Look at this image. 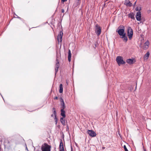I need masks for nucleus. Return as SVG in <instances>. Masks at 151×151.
Wrapping results in <instances>:
<instances>
[{
  "instance_id": "obj_41",
  "label": "nucleus",
  "mask_w": 151,
  "mask_h": 151,
  "mask_svg": "<svg viewBox=\"0 0 151 151\" xmlns=\"http://www.w3.org/2000/svg\"><path fill=\"white\" fill-rule=\"evenodd\" d=\"M135 90H136V88H137V86L135 87Z\"/></svg>"
},
{
  "instance_id": "obj_20",
  "label": "nucleus",
  "mask_w": 151,
  "mask_h": 151,
  "mask_svg": "<svg viewBox=\"0 0 151 151\" xmlns=\"http://www.w3.org/2000/svg\"><path fill=\"white\" fill-rule=\"evenodd\" d=\"M141 10V7L140 6H139L136 7L135 9L136 11H138V12H140V10Z\"/></svg>"
},
{
  "instance_id": "obj_10",
  "label": "nucleus",
  "mask_w": 151,
  "mask_h": 151,
  "mask_svg": "<svg viewBox=\"0 0 151 151\" xmlns=\"http://www.w3.org/2000/svg\"><path fill=\"white\" fill-rule=\"evenodd\" d=\"M122 28V29H119L118 31H116L119 35H122L125 33L124 27L123 26Z\"/></svg>"
},
{
  "instance_id": "obj_8",
  "label": "nucleus",
  "mask_w": 151,
  "mask_h": 151,
  "mask_svg": "<svg viewBox=\"0 0 151 151\" xmlns=\"http://www.w3.org/2000/svg\"><path fill=\"white\" fill-rule=\"evenodd\" d=\"M136 18L137 21H140L141 19V14L140 12H138L136 13Z\"/></svg>"
},
{
  "instance_id": "obj_46",
  "label": "nucleus",
  "mask_w": 151,
  "mask_h": 151,
  "mask_svg": "<svg viewBox=\"0 0 151 151\" xmlns=\"http://www.w3.org/2000/svg\"><path fill=\"white\" fill-rule=\"evenodd\" d=\"M30 30V28L29 29V30Z\"/></svg>"
},
{
  "instance_id": "obj_42",
  "label": "nucleus",
  "mask_w": 151,
  "mask_h": 151,
  "mask_svg": "<svg viewBox=\"0 0 151 151\" xmlns=\"http://www.w3.org/2000/svg\"><path fill=\"white\" fill-rule=\"evenodd\" d=\"M144 151H147L145 149L144 150Z\"/></svg>"
},
{
  "instance_id": "obj_23",
  "label": "nucleus",
  "mask_w": 151,
  "mask_h": 151,
  "mask_svg": "<svg viewBox=\"0 0 151 151\" xmlns=\"http://www.w3.org/2000/svg\"><path fill=\"white\" fill-rule=\"evenodd\" d=\"M149 45V42L148 41H147L145 43V45H146V46H148Z\"/></svg>"
},
{
  "instance_id": "obj_44",
  "label": "nucleus",
  "mask_w": 151,
  "mask_h": 151,
  "mask_svg": "<svg viewBox=\"0 0 151 151\" xmlns=\"http://www.w3.org/2000/svg\"><path fill=\"white\" fill-rule=\"evenodd\" d=\"M66 83H67V84L68 85V83L67 82V81L66 82Z\"/></svg>"
},
{
  "instance_id": "obj_33",
  "label": "nucleus",
  "mask_w": 151,
  "mask_h": 151,
  "mask_svg": "<svg viewBox=\"0 0 151 151\" xmlns=\"http://www.w3.org/2000/svg\"><path fill=\"white\" fill-rule=\"evenodd\" d=\"M17 17H18V16L17 14H14V17H17Z\"/></svg>"
},
{
  "instance_id": "obj_11",
  "label": "nucleus",
  "mask_w": 151,
  "mask_h": 151,
  "mask_svg": "<svg viewBox=\"0 0 151 151\" xmlns=\"http://www.w3.org/2000/svg\"><path fill=\"white\" fill-rule=\"evenodd\" d=\"M124 4L126 6L131 7L132 5V3H131L129 0H126Z\"/></svg>"
},
{
  "instance_id": "obj_38",
  "label": "nucleus",
  "mask_w": 151,
  "mask_h": 151,
  "mask_svg": "<svg viewBox=\"0 0 151 151\" xmlns=\"http://www.w3.org/2000/svg\"><path fill=\"white\" fill-rule=\"evenodd\" d=\"M151 12L150 10H149L148 11V13H149V12Z\"/></svg>"
},
{
  "instance_id": "obj_6",
  "label": "nucleus",
  "mask_w": 151,
  "mask_h": 151,
  "mask_svg": "<svg viewBox=\"0 0 151 151\" xmlns=\"http://www.w3.org/2000/svg\"><path fill=\"white\" fill-rule=\"evenodd\" d=\"M60 108L61 109H64L65 108V103L63 98L60 97Z\"/></svg>"
},
{
  "instance_id": "obj_27",
  "label": "nucleus",
  "mask_w": 151,
  "mask_h": 151,
  "mask_svg": "<svg viewBox=\"0 0 151 151\" xmlns=\"http://www.w3.org/2000/svg\"><path fill=\"white\" fill-rule=\"evenodd\" d=\"M69 130V127H68V125H67V128H66V130L67 131H68V130Z\"/></svg>"
},
{
  "instance_id": "obj_24",
  "label": "nucleus",
  "mask_w": 151,
  "mask_h": 151,
  "mask_svg": "<svg viewBox=\"0 0 151 151\" xmlns=\"http://www.w3.org/2000/svg\"><path fill=\"white\" fill-rule=\"evenodd\" d=\"M124 149L125 151H128L127 148L126 146L125 145H124Z\"/></svg>"
},
{
  "instance_id": "obj_37",
  "label": "nucleus",
  "mask_w": 151,
  "mask_h": 151,
  "mask_svg": "<svg viewBox=\"0 0 151 151\" xmlns=\"http://www.w3.org/2000/svg\"><path fill=\"white\" fill-rule=\"evenodd\" d=\"M57 122H58V121H55V124H57Z\"/></svg>"
},
{
  "instance_id": "obj_22",
  "label": "nucleus",
  "mask_w": 151,
  "mask_h": 151,
  "mask_svg": "<svg viewBox=\"0 0 151 151\" xmlns=\"http://www.w3.org/2000/svg\"><path fill=\"white\" fill-rule=\"evenodd\" d=\"M126 36V33H125L123 34L122 35H120V38H121L122 39L124 37Z\"/></svg>"
},
{
  "instance_id": "obj_31",
  "label": "nucleus",
  "mask_w": 151,
  "mask_h": 151,
  "mask_svg": "<svg viewBox=\"0 0 151 151\" xmlns=\"http://www.w3.org/2000/svg\"><path fill=\"white\" fill-rule=\"evenodd\" d=\"M61 12L63 13L64 12V10L63 9H61Z\"/></svg>"
},
{
  "instance_id": "obj_43",
  "label": "nucleus",
  "mask_w": 151,
  "mask_h": 151,
  "mask_svg": "<svg viewBox=\"0 0 151 151\" xmlns=\"http://www.w3.org/2000/svg\"><path fill=\"white\" fill-rule=\"evenodd\" d=\"M58 127H59V128H60V126L59 125L58 126Z\"/></svg>"
},
{
  "instance_id": "obj_40",
  "label": "nucleus",
  "mask_w": 151,
  "mask_h": 151,
  "mask_svg": "<svg viewBox=\"0 0 151 151\" xmlns=\"http://www.w3.org/2000/svg\"><path fill=\"white\" fill-rule=\"evenodd\" d=\"M132 88H131L130 89V90H131V91H132Z\"/></svg>"
},
{
  "instance_id": "obj_14",
  "label": "nucleus",
  "mask_w": 151,
  "mask_h": 151,
  "mask_svg": "<svg viewBox=\"0 0 151 151\" xmlns=\"http://www.w3.org/2000/svg\"><path fill=\"white\" fill-rule=\"evenodd\" d=\"M128 17L131 18L132 19H135L134 14L133 12H131L128 14Z\"/></svg>"
},
{
  "instance_id": "obj_32",
  "label": "nucleus",
  "mask_w": 151,
  "mask_h": 151,
  "mask_svg": "<svg viewBox=\"0 0 151 151\" xmlns=\"http://www.w3.org/2000/svg\"><path fill=\"white\" fill-rule=\"evenodd\" d=\"M17 18H18V19H19L21 20L22 19V18H21V17H17Z\"/></svg>"
},
{
  "instance_id": "obj_21",
  "label": "nucleus",
  "mask_w": 151,
  "mask_h": 151,
  "mask_svg": "<svg viewBox=\"0 0 151 151\" xmlns=\"http://www.w3.org/2000/svg\"><path fill=\"white\" fill-rule=\"evenodd\" d=\"M123 41L125 42H127L128 40V38L126 36L124 38H122Z\"/></svg>"
},
{
  "instance_id": "obj_26",
  "label": "nucleus",
  "mask_w": 151,
  "mask_h": 151,
  "mask_svg": "<svg viewBox=\"0 0 151 151\" xmlns=\"http://www.w3.org/2000/svg\"><path fill=\"white\" fill-rule=\"evenodd\" d=\"M55 118H54V120L55 121H58V118H57V117H56V116H55Z\"/></svg>"
},
{
  "instance_id": "obj_36",
  "label": "nucleus",
  "mask_w": 151,
  "mask_h": 151,
  "mask_svg": "<svg viewBox=\"0 0 151 151\" xmlns=\"http://www.w3.org/2000/svg\"><path fill=\"white\" fill-rule=\"evenodd\" d=\"M52 110L54 111L55 110V108L53 107L52 108Z\"/></svg>"
},
{
  "instance_id": "obj_13",
  "label": "nucleus",
  "mask_w": 151,
  "mask_h": 151,
  "mask_svg": "<svg viewBox=\"0 0 151 151\" xmlns=\"http://www.w3.org/2000/svg\"><path fill=\"white\" fill-rule=\"evenodd\" d=\"M61 114H60L63 118H65L66 117V115L65 114V111L64 110V109H61L60 110Z\"/></svg>"
},
{
  "instance_id": "obj_9",
  "label": "nucleus",
  "mask_w": 151,
  "mask_h": 151,
  "mask_svg": "<svg viewBox=\"0 0 151 151\" xmlns=\"http://www.w3.org/2000/svg\"><path fill=\"white\" fill-rule=\"evenodd\" d=\"M63 33L62 31H60L59 35H58L57 36V40L58 42H61L62 41V38L63 36Z\"/></svg>"
},
{
  "instance_id": "obj_2",
  "label": "nucleus",
  "mask_w": 151,
  "mask_h": 151,
  "mask_svg": "<svg viewBox=\"0 0 151 151\" xmlns=\"http://www.w3.org/2000/svg\"><path fill=\"white\" fill-rule=\"evenodd\" d=\"M41 147L42 151H50L51 146L45 143Z\"/></svg>"
},
{
  "instance_id": "obj_7",
  "label": "nucleus",
  "mask_w": 151,
  "mask_h": 151,
  "mask_svg": "<svg viewBox=\"0 0 151 151\" xmlns=\"http://www.w3.org/2000/svg\"><path fill=\"white\" fill-rule=\"evenodd\" d=\"M87 133L90 136L92 137H93L96 136V133L92 130H88L87 131Z\"/></svg>"
},
{
  "instance_id": "obj_3",
  "label": "nucleus",
  "mask_w": 151,
  "mask_h": 151,
  "mask_svg": "<svg viewBox=\"0 0 151 151\" xmlns=\"http://www.w3.org/2000/svg\"><path fill=\"white\" fill-rule=\"evenodd\" d=\"M133 35V30L130 27H129L127 28V35L130 40H131Z\"/></svg>"
},
{
  "instance_id": "obj_45",
  "label": "nucleus",
  "mask_w": 151,
  "mask_h": 151,
  "mask_svg": "<svg viewBox=\"0 0 151 151\" xmlns=\"http://www.w3.org/2000/svg\"><path fill=\"white\" fill-rule=\"evenodd\" d=\"M105 4H104V6L105 5Z\"/></svg>"
},
{
  "instance_id": "obj_15",
  "label": "nucleus",
  "mask_w": 151,
  "mask_h": 151,
  "mask_svg": "<svg viewBox=\"0 0 151 151\" xmlns=\"http://www.w3.org/2000/svg\"><path fill=\"white\" fill-rule=\"evenodd\" d=\"M71 53L70 50H69L68 52V60L69 62H70L71 60Z\"/></svg>"
},
{
  "instance_id": "obj_18",
  "label": "nucleus",
  "mask_w": 151,
  "mask_h": 151,
  "mask_svg": "<svg viewBox=\"0 0 151 151\" xmlns=\"http://www.w3.org/2000/svg\"><path fill=\"white\" fill-rule=\"evenodd\" d=\"M59 148H60V149H64L63 143L62 140H61V141H60V145H59Z\"/></svg>"
},
{
  "instance_id": "obj_35",
  "label": "nucleus",
  "mask_w": 151,
  "mask_h": 151,
  "mask_svg": "<svg viewBox=\"0 0 151 151\" xmlns=\"http://www.w3.org/2000/svg\"><path fill=\"white\" fill-rule=\"evenodd\" d=\"M22 20V21L24 23V22L25 20H24V19H22V20Z\"/></svg>"
},
{
  "instance_id": "obj_25",
  "label": "nucleus",
  "mask_w": 151,
  "mask_h": 151,
  "mask_svg": "<svg viewBox=\"0 0 151 151\" xmlns=\"http://www.w3.org/2000/svg\"><path fill=\"white\" fill-rule=\"evenodd\" d=\"M53 113L54 114V116H56V110L53 111Z\"/></svg>"
},
{
  "instance_id": "obj_16",
  "label": "nucleus",
  "mask_w": 151,
  "mask_h": 151,
  "mask_svg": "<svg viewBox=\"0 0 151 151\" xmlns=\"http://www.w3.org/2000/svg\"><path fill=\"white\" fill-rule=\"evenodd\" d=\"M64 118L63 117L60 118V120L63 126H65V120Z\"/></svg>"
},
{
  "instance_id": "obj_12",
  "label": "nucleus",
  "mask_w": 151,
  "mask_h": 151,
  "mask_svg": "<svg viewBox=\"0 0 151 151\" xmlns=\"http://www.w3.org/2000/svg\"><path fill=\"white\" fill-rule=\"evenodd\" d=\"M134 60V59H127L126 60V62L129 64L131 65L133 64L134 63L133 60Z\"/></svg>"
},
{
  "instance_id": "obj_28",
  "label": "nucleus",
  "mask_w": 151,
  "mask_h": 151,
  "mask_svg": "<svg viewBox=\"0 0 151 151\" xmlns=\"http://www.w3.org/2000/svg\"><path fill=\"white\" fill-rule=\"evenodd\" d=\"M136 1H135L134 3V4H133V7H134L135 6V5L136 4Z\"/></svg>"
},
{
  "instance_id": "obj_34",
  "label": "nucleus",
  "mask_w": 151,
  "mask_h": 151,
  "mask_svg": "<svg viewBox=\"0 0 151 151\" xmlns=\"http://www.w3.org/2000/svg\"><path fill=\"white\" fill-rule=\"evenodd\" d=\"M60 151H65L64 149H60Z\"/></svg>"
},
{
  "instance_id": "obj_39",
  "label": "nucleus",
  "mask_w": 151,
  "mask_h": 151,
  "mask_svg": "<svg viewBox=\"0 0 151 151\" xmlns=\"http://www.w3.org/2000/svg\"><path fill=\"white\" fill-rule=\"evenodd\" d=\"M54 116V114H52L51 115V116L52 117H53Z\"/></svg>"
},
{
  "instance_id": "obj_19",
  "label": "nucleus",
  "mask_w": 151,
  "mask_h": 151,
  "mask_svg": "<svg viewBox=\"0 0 151 151\" xmlns=\"http://www.w3.org/2000/svg\"><path fill=\"white\" fill-rule=\"evenodd\" d=\"M59 87H60L59 92L60 93H61L63 92V85L62 84H60V85Z\"/></svg>"
},
{
  "instance_id": "obj_17",
  "label": "nucleus",
  "mask_w": 151,
  "mask_h": 151,
  "mask_svg": "<svg viewBox=\"0 0 151 151\" xmlns=\"http://www.w3.org/2000/svg\"><path fill=\"white\" fill-rule=\"evenodd\" d=\"M150 53L149 52H147L143 57L144 60L147 59L149 58L150 55Z\"/></svg>"
},
{
  "instance_id": "obj_4",
  "label": "nucleus",
  "mask_w": 151,
  "mask_h": 151,
  "mask_svg": "<svg viewBox=\"0 0 151 151\" xmlns=\"http://www.w3.org/2000/svg\"><path fill=\"white\" fill-rule=\"evenodd\" d=\"M95 31L96 34L98 36L101 33V28L98 24H96L95 25Z\"/></svg>"
},
{
  "instance_id": "obj_30",
  "label": "nucleus",
  "mask_w": 151,
  "mask_h": 151,
  "mask_svg": "<svg viewBox=\"0 0 151 151\" xmlns=\"http://www.w3.org/2000/svg\"><path fill=\"white\" fill-rule=\"evenodd\" d=\"M58 97L57 96H56L54 98V99L55 100H57L58 99Z\"/></svg>"
},
{
  "instance_id": "obj_1",
  "label": "nucleus",
  "mask_w": 151,
  "mask_h": 151,
  "mask_svg": "<svg viewBox=\"0 0 151 151\" xmlns=\"http://www.w3.org/2000/svg\"><path fill=\"white\" fill-rule=\"evenodd\" d=\"M116 61L119 66L126 63V62L123 60V58L121 56L117 57L116 59Z\"/></svg>"
},
{
  "instance_id": "obj_29",
  "label": "nucleus",
  "mask_w": 151,
  "mask_h": 151,
  "mask_svg": "<svg viewBox=\"0 0 151 151\" xmlns=\"http://www.w3.org/2000/svg\"><path fill=\"white\" fill-rule=\"evenodd\" d=\"M67 0H61V1L62 2H64L65 1H67Z\"/></svg>"
},
{
  "instance_id": "obj_5",
  "label": "nucleus",
  "mask_w": 151,
  "mask_h": 151,
  "mask_svg": "<svg viewBox=\"0 0 151 151\" xmlns=\"http://www.w3.org/2000/svg\"><path fill=\"white\" fill-rule=\"evenodd\" d=\"M60 66L59 65V60L58 59V57L57 55L56 56V63L55 65V74L56 75V74L57 73L58 71V68Z\"/></svg>"
}]
</instances>
